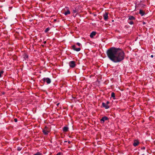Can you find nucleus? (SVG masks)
I'll return each instance as SVG.
<instances>
[{
	"mask_svg": "<svg viewBox=\"0 0 155 155\" xmlns=\"http://www.w3.org/2000/svg\"><path fill=\"white\" fill-rule=\"evenodd\" d=\"M142 149H145V147H142Z\"/></svg>",
	"mask_w": 155,
	"mask_h": 155,
	"instance_id": "cd10ccee",
	"label": "nucleus"
},
{
	"mask_svg": "<svg viewBox=\"0 0 155 155\" xmlns=\"http://www.w3.org/2000/svg\"><path fill=\"white\" fill-rule=\"evenodd\" d=\"M109 101H107V103H106V104H107V105H108V104H109Z\"/></svg>",
	"mask_w": 155,
	"mask_h": 155,
	"instance_id": "393cba45",
	"label": "nucleus"
},
{
	"mask_svg": "<svg viewBox=\"0 0 155 155\" xmlns=\"http://www.w3.org/2000/svg\"><path fill=\"white\" fill-rule=\"evenodd\" d=\"M1 77V74H0V78Z\"/></svg>",
	"mask_w": 155,
	"mask_h": 155,
	"instance_id": "473e14b6",
	"label": "nucleus"
},
{
	"mask_svg": "<svg viewBox=\"0 0 155 155\" xmlns=\"http://www.w3.org/2000/svg\"><path fill=\"white\" fill-rule=\"evenodd\" d=\"M139 13L140 14L141 16H143L145 15V12L141 9L140 10Z\"/></svg>",
	"mask_w": 155,
	"mask_h": 155,
	"instance_id": "9d476101",
	"label": "nucleus"
},
{
	"mask_svg": "<svg viewBox=\"0 0 155 155\" xmlns=\"http://www.w3.org/2000/svg\"><path fill=\"white\" fill-rule=\"evenodd\" d=\"M144 155V154H142V155Z\"/></svg>",
	"mask_w": 155,
	"mask_h": 155,
	"instance_id": "72a5a7b5",
	"label": "nucleus"
},
{
	"mask_svg": "<svg viewBox=\"0 0 155 155\" xmlns=\"http://www.w3.org/2000/svg\"><path fill=\"white\" fill-rule=\"evenodd\" d=\"M69 66L71 68H74L76 65L75 62L74 61H70L69 63Z\"/></svg>",
	"mask_w": 155,
	"mask_h": 155,
	"instance_id": "7ed1b4c3",
	"label": "nucleus"
},
{
	"mask_svg": "<svg viewBox=\"0 0 155 155\" xmlns=\"http://www.w3.org/2000/svg\"><path fill=\"white\" fill-rule=\"evenodd\" d=\"M71 143V141H68V143H69H69Z\"/></svg>",
	"mask_w": 155,
	"mask_h": 155,
	"instance_id": "c756f323",
	"label": "nucleus"
},
{
	"mask_svg": "<svg viewBox=\"0 0 155 155\" xmlns=\"http://www.w3.org/2000/svg\"><path fill=\"white\" fill-rule=\"evenodd\" d=\"M70 14V12L69 10H68L67 11L65 12L64 14L65 15H66L68 14Z\"/></svg>",
	"mask_w": 155,
	"mask_h": 155,
	"instance_id": "4468645a",
	"label": "nucleus"
},
{
	"mask_svg": "<svg viewBox=\"0 0 155 155\" xmlns=\"http://www.w3.org/2000/svg\"><path fill=\"white\" fill-rule=\"evenodd\" d=\"M102 106L104 107L106 109H107L109 108V107L108 105H107V104L104 103V102H103L102 103Z\"/></svg>",
	"mask_w": 155,
	"mask_h": 155,
	"instance_id": "6e6552de",
	"label": "nucleus"
},
{
	"mask_svg": "<svg viewBox=\"0 0 155 155\" xmlns=\"http://www.w3.org/2000/svg\"><path fill=\"white\" fill-rule=\"evenodd\" d=\"M108 13L107 12L105 13L103 15V17L104 18V19L105 21H107V20L108 18Z\"/></svg>",
	"mask_w": 155,
	"mask_h": 155,
	"instance_id": "0eeeda50",
	"label": "nucleus"
},
{
	"mask_svg": "<svg viewBox=\"0 0 155 155\" xmlns=\"http://www.w3.org/2000/svg\"><path fill=\"white\" fill-rule=\"evenodd\" d=\"M77 45H78V46H80V45H81V44L80 43H79V42H77Z\"/></svg>",
	"mask_w": 155,
	"mask_h": 155,
	"instance_id": "4be33fe9",
	"label": "nucleus"
},
{
	"mask_svg": "<svg viewBox=\"0 0 155 155\" xmlns=\"http://www.w3.org/2000/svg\"><path fill=\"white\" fill-rule=\"evenodd\" d=\"M18 151H20L21 150V149L19 147H18Z\"/></svg>",
	"mask_w": 155,
	"mask_h": 155,
	"instance_id": "5701e85b",
	"label": "nucleus"
},
{
	"mask_svg": "<svg viewBox=\"0 0 155 155\" xmlns=\"http://www.w3.org/2000/svg\"><path fill=\"white\" fill-rule=\"evenodd\" d=\"M3 73V71H1L0 72V74H1V75Z\"/></svg>",
	"mask_w": 155,
	"mask_h": 155,
	"instance_id": "b1692460",
	"label": "nucleus"
},
{
	"mask_svg": "<svg viewBox=\"0 0 155 155\" xmlns=\"http://www.w3.org/2000/svg\"><path fill=\"white\" fill-rule=\"evenodd\" d=\"M28 58V55L26 54L25 55V56L24 58Z\"/></svg>",
	"mask_w": 155,
	"mask_h": 155,
	"instance_id": "aec40b11",
	"label": "nucleus"
},
{
	"mask_svg": "<svg viewBox=\"0 0 155 155\" xmlns=\"http://www.w3.org/2000/svg\"><path fill=\"white\" fill-rule=\"evenodd\" d=\"M150 57H151V58H153V55H151Z\"/></svg>",
	"mask_w": 155,
	"mask_h": 155,
	"instance_id": "bb28decb",
	"label": "nucleus"
},
{
	"mask_svg": "<svg viewBox=\"0 0 155 155\" xmlns=\"http://www.w3.org/2000/svg\"><path fill=\"white\" fill-rule=\"evenodd\" d=\"M135 18L133 16H130L129 17L128 21V20H135Z\"/></svg>",
	"mask_w": 155,
	"mask_h": 155,
	"instance_id": "f8f14e48",
	"label": "nucleus"
},
{
	"mask_svg": "<svg viewBox=\"0 0 155 155\" xmlns=\"http://www.w3.org/2000/svg\"><path fill=\"white\" fill-rule=\"evenodd\" d=\"M41 82L45 83L46 82L47 84H50L51 82V79L48 78H44L41 80Z\"/></svg>",
	"mask_w": 155,
	"mask_h": 155,
	"instance_id": "f03ea898",
	"label": "nucleus"
},
{
	"mask_svg": "<svg viewBox=\"0 0 155 155\" xmlns=\"http://www.w3.org/2000/svg\"><path fill=\"white\" fill-rule=\"evenodd\" d=\"M139 143V142L137 141L136 140V141H134L133 144L134 146L136 147L138 145Z\"/></svg>",
	"mask_w": 155,
	"mask_h": 155,
	"instance_id": "9b49d317",
	"label": "nucleus"
},
{
	"mask_svg": "<svg viewBox=\"0 0 155 155\" xmlns=\"http://www.w3.org/2000/svg\"><path fill=\"white\" fill-rule=\"evenodd\" d=\"M34 155H42V153L39 152H38L36 153H35Z\"/></svg>",
	"mask_w": 155,
	"mask_h": 155,
	"instance_id": "f3484780",
	"label": "nucleus"
},
{
	"mask_svg": "<svg viewBox=\"0 0 155 155\" xmlns=\"http://www.w3.org/2000/svg\"><path fill=\"white\" fill-rule=\"evenodd\" d=\"M96 32L95 31H92L90 35V37L91 38H93L94 36H95L96 34Z\"/></svg>",
	"mask_w": 155,
	"mask_h": 155,
	"instance_id": "1a4fd4ad",
	"label": "nucleus"
},
{
	"mask_svg": "<svg viewBox=\"0 0 155 155\" xmlns=\"http://www.w3.org/2000/svg\"><path fill=\"white\" fill-rule=\"evenodd\" d=\"M145 24V22H143V24Z\"/></svg>",
	"mask_w": 155,
	"mask_h": 155,
	"instance_id": "2f4dec72",
	"label": "nucleus"
},
{
	"mask_svg": "<svg viewBox=\"0 0 155 155\" xmlns=\"http://www.w3.org/2000/svg\"><path fill=\"white\" fill-rule=\"evenodd\" d=\"M68 129V127H64L63 128V130L64 132H67Z\"/></svg>",
	"mask_w": 155,
	"mask_h": 155,
	"instance_id": "ddd939ff",
	"label": "nucleus"
},
{
	"mask_svg": "<svg viewBox=\"0 0 155 155\" xmlns=\"http://www.w3.org/2000/svg\"><path fill=\"white\" fill-rule=\"evenodd\" d=\"M58 105V104H57V105Z\"/></svg>",
	"mask_w": 155,
	"mask_h": 155,
	"instance_id": "f704fd0d",
	"label": "nucleus"
},
{
	"mask_svg": "<svg viewBox=\"0 0 155 155\" xmlns=\"http://www.w3.org/2000/svg\"><path fill=\"white\" fill-rule=\"evenodd\" d=\"M106 54L108 58L114 63L120 62L124 58V53L119 48H110L107 50Z\"/></svg>",
	"mask_w": 155,
	"mask_h": 155,
	"instance_id": "f257e3e1",
	"label": "nucleus"
},
{
	"mask_svg": "<svg viewBox=\"0 0 155 155\" xmlns=\"http://www.w3.org/2000/svg\"><path fill=\"white\" fill-rule=\"evenodd\" d=\"M72 48L73 50L74 51H79L81 50V48H76V46L75 45H73L72 46Z\"/></svg>",
	"mask_w": 155,
	"mask_h": 155,
	"instance_id": "39448f33",
	"label": "nucleus"
},
{
	"mask_svg": "<svg viewBox=\"0 0 155 155\" xmlns=\"http://www.w3.org/2000/svg\"><path fill=\"white\" fill-rule=\"evenodd\" d=\"M111 97H113V99L114 100L115 99V94L114 92H112L111 94Z\"/></svg>",
	"mask_w": 155,
	"mask_h": 155,
	"instance_id": "2eb2a0df",
	"label": "nucleus"
},
{
	"mask_svg": "<svg viewBox=\"0 0 155 155\" xmlns=\"http://www.w3.org/2000/svg\"><path fill=\"white\" fill-rule=\"evenodd\" d=\"M67 142V141H66V140H65V141H64V143H66V142Z\"/></svg>",
	"mask_w": 155,
	"mask_h": 155,
	"instance_id": "7c9ffc66",
	"label": "nucleus"
},
{
	"mask_svg": "<svg viewBox=\"0 0 155 155\" xmlns=\"http://www.w3.org/2000/svg\"><path fill=\"white\" fill-rule=\"evenodd\" d=\"M77 12L76 10H73V13H76Z\"/></svg>",
	"mask_w": 155,
	"mask_h": 155,
	"instance_id": "6ab92c4d",
	"label": "nucleus"
},
{
	"mask_svg": "<svg viewBox=\"0 0 155 155\" xmlns=\"http://www.w3.org/2000/svg\"><path fill=\"white\" fill-rule=\"evenodd\" d=\"M50 30V28H47L45 30V32L46 33L48 31Z\"/></svg>",
	"mask_w": 155,
	"mask_h": 155,
	"instance_id": "dca6fc26",
	"label": "nucleus"
},
{
	"mask_svg": "<svg viewBox=\"0 0 155 155\" xmlns=\"http://www.w3.org/2000/svg\"><path fill=\"white\" fill-rule=\"evenodd\" d=\"M43 132L45 135H47L48 134L49 131L48 130L47 127H45V129L43 130Z\"/></svg>",
	"mask_w": 155,
	"mask_h": 155,
	"instance_id": "423d86ee",
	"label": "nucleus"
},
{
	"mask_svg": "<svg viewBox=\"0 0 155 155\" xmlns=\"http://www.w3.org/2000/svg\"><path fill=\"white\" fill-rule=\"evenodd\" d=\"M46 43V41H44V42H43V43H44V44H45V43Z\"/></svg>",
	"mask_w": 155,
	"mask_h": 155,
	"instance_id": "c85d7f7f",
	"label": "nucleus"
},
{
	"mask_svg": "<svg viewBox=\"0 0 155 155\" xmlns=\"http://www.w3.org/2000/svg\"><path fill=\"white\" fill-rule=\"evenodd\" d=\"M128 23L130 25H133V24H134V22L133 21H131L130 22H129L128 21Z\"/></svg>",
	"mask_w": 155,
	"mask_h": 155,
	"instance_id": "a211bd4d",
	"label": "nucleus"
},
{
	"mask_svg": "<svg viewBox=\"0 0 155 155\" xmlns=\"http://www.w3.org/2000/svg\"><path fill=\"white\" fill-rule=\"evenodd\" d=\"M56 155H61V153H58Z\"/></svg>",
	"mask_w": 155,
	"mask_h": 155,
	"instance_id": "a878e982",
	"label": "nucleus"
},
{
	"mask_svg": "<svg viewBox=\"0 0 155 155\" xmlns=\"http://www.w3.org/2000/svg\"><path fill=\"white\" fill-rule=\"evenodd\" d=\"M14 121L15 122H17L18 121V120H17V118H15L14 119Z\"/></svg>",
	"mask_w": 155,
	"mask_h": 155,
	"instance_id": "412c9836",
	"label": "nucleus"
},
{
	"mask_svg": "<svg viewBox=\"0 0 155 155\" xmlns=\"http://www.w3.org/2000/svg\"><path fill=\"white\" fill-rule=\"evenodd\" d=\"M108 120V118L104 116V117H103L100 120L101 122V123H104V121L105 120Z\"/></svg>",
	"mask_w": 155,
	"mask_h": 155,
	"instance_id": "20e7f679",
	"label": "nucleus"
}]
</instances>
